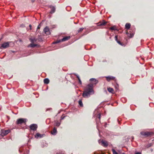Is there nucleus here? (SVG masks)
Returning a JSON list of instances; mask_svg holds the SVG:
<instances>
[{
  "label": "nucleus",
  "instance_id": "obj_1",
  "mask_svg": "<svg viewBox=\"0 0 154 154\" xmlns=\"http://www.w3.org/2000/svg\"><path fill=\"white\" fill-rule=\"evenodd\" d=\"M94 91L93 88H86L82 94V96H88L94 94Z\"/></svg>",
  "mask_w": 154,
  "mask_h": 154
},
{
  "label": "nucleus",
  "instance_id": "obj_2",
  "mask_svg": "<svg viewBox=\"0 0 154 154\" xmlns=\"http://www.w3.org/2000/svg\"><path fill=\"white\" fill-rule=\"evenodd\" d=\"M27 119H26L20 118L18 119L16 122V123L17 125L21 124L23 123H26L27 121Z\"/></svg>",
  "mask_w": 154,
  "mask_h": 154
},
{
  "label": "nucleus",
  "instance_id": "obj_3",
  "mask_svg": "<svg viewBox=\"0 0 154 154\" xmlns=\"http://www.w3.org/2000/svg\"><path fill=\"white\" fill-rule=\"evenodd\" d=\"M10 132V130H1L0 135L2 137H4L8 134Z\"/></svg>",
  "mask_w": 154,
  "mask_h": 154
},
{
  "label": "nucleus",
  "instance_id": "obj_4",
  "mask_svg": "<svg viewBox=\"0 0 154 154\" xmlns=\"http://www.w3.org/2000/svg\"><path fill=\"white\" fill-rule=\"evenodd\" d=\"M37 125L36 124H32L29 126V128L30 130L34 131H36L37 128Z\"/></svg>",
  "mask_w": 154,
  "mask_h": 154
},
{
  "label": "nucleus",
  "instance_id": "obj_5",
  "mask_svg": "<svg viewBox=\"0 0 154 154\" xmlns=\"http://www.w3.org/2000/svg\"><path fill=\"white\" fill-rule=\"evenodd\" d=\"M140 134L143 136L148 137L151 135L152 134V133L146 131V132H141L140 133Z\"/></svg>",
  "mask_w": 154,
  "mask_h": 154
},
{
  "label": "nucleus",
  "instance_id": "obj_6",
  "mask_svg": "<svg viewBox=\"0 0 154 154\" xmlns=\"http://www.w3.org/2000/svg\"><path fill=\"white\" fill-rule=\"evenodd\" d=\"M43 31L47 35H49L50 34L51 32L50 31V29L49 27L46 26L44 29Z\"/></svg>",
  "mask_w": 154,
  "mask_h": 154
},
{
  "label": "nucleus",
  "instance_id": "obj_7",
  "mask_svg": "<svg viewBox=\"0 0 154 154\" xmlns=\"http://www.w3.org/2000/svg\"><path fill=\"white\" fill-rule=\"evenodd\" d=\"M90 81L92 82V83L94 85H96L98 82V81L96 79L92 78L90 79Z\"/></svg>",
  "mask_w": 154,
  "mask_h": 154
},
{
  "label": "nucleus",
  "instance_id": "obj_8",
  "mask_svg": "<svg viewBox=\"0 0 154 154\" xmlns=\"http://www.w3.org/2000/svg\"><path fill=\"white\" fill-rule=\"evenodd\" d=\"M9 46V42H8L3 43L2 44L1 47L6 48Z\"/></svg>",
  "mask_w": 154,
  "mask_h": 154
},
{
  "label": "nucleus",
  "instance_id": "obj_9",
  "mask_svg": "<svg viewBox=\"0 0 154 154\" xmlns=\"http://www.w3.org/2000/svg\"><path fill=\"white\" fill-rule=\"evenodd\" d=\"M49 7L51 9V10L50 11V13L51 14H52L54 13L55 11V7L54 6H52V5H50Z\"/></svg>",
  "mask_w": 154,
  "mask_h": 154
},
{
  "label": "nucleus",
  "instance_id": "obj_10",
  "mask_svg": "<svg viewBox=\"0 0 154 154\" xmlns=\"http://www.w3.org/2000/svg\"><path fill=\"white\" fill-rule=\"evenodd\" d=\"M45 136V134H40L38 133L35 135V138L37 139L38 138H42Z\"/></svg>",
  "mask_w": 154,
  "mask_h": 154
},
{
  "label": "nucleus",
  "instance_id": "obj_11",
  "mask_svg": "<svg viewBox=\"0 0 154 154\" xmlns=\"http://www.w3.org/2000/svg\"><path fill=\"white\" fill-rule=\"evenodd\" d=\"M103 22L102 23H101L100 22H99L97 23H96L97 24L98 26H103L105 25L107 23V22H106L104 20H103Z\"/></svg>",
  "mask_w": 154,
  "mask_h": 154
},
{
  "label": "nucleus",
  "instance_id": "obj_12",
  "mask_svg": "<svg viewBox=\"0 0 154 154\" xmlns=\"http://www.w3.org/2000/svg\"><path fill=\"white\" fill-rule=\"evenodd\" d=\"M105 77L108 82H109L111 80H113L115 79V77L112 76H106Z\"/></svg>",
  "mask_w": 154,
  "mask_h": 154
},
{
  "label": "nucleus",
  "instance_id": "obj_13",
  "mask_svg": "<svg viewBox=\"0 0 154 154\" xmlns=\"http://www.w3.org/2000/svg\"><path fill=\"white\" fill-rule=\"evenodd\" d=\"M101 143L102 145L104 146H107L108 145L107 142L106 141L102 140Z\"/></svg>",
  "mask_w": 154,
  "mask_h": 154
},
{
  "label": "nucleus",
  "instance_id": "obj_14",
  "mask_svg": "<svg viewBox=\"0 0 154 154\" xmlns=\"http://www.w3.org/2000/svg\"><path fill=\"white\" fill-rule=\"evenodd\" d=\"M70 38V36H69V37L66 36V37L63 38L61 39V41L62 42L66 41L68 40Z\"/></svg>",
  "mask_w": 154,
  "mask_h": 154
},
{
  "label": "nucleus",
  "instance_id": "obj_15",
  "mask_svg": "<svg viewBox=\"0 0 154 154\" xmlns=\"http://www.w3.org/2000/svg\"><path fill=\"white\" fill-rule=\"evenodd\" d=\"M131 26L130 23H126L125 25V28L128 29L130 28Z\"/></svg>",
  "mask_w": 154,
  "mask_h": 154
},
{
  "label": "nucleus",
  "instance_id": "obj_16",
  "mask_svg": "<svg viewBox=\"0 0 154 154\" xmlns=\"http://www.w3.org/2000/svg\"><path fill=\"white\" fill-rule=\"evenodd\" d=\"M44 82L45 84H48L49 82V80L48 78H45L44 80Z\"/></svg>",
  "mask_w": 154,
  "mask_h": 154
},
{
  "label": "nucleus",
  "instance_id": "obj_17",
  "mask_svg": "<svg viewBox=\"0 0 154 154\" xmlns=\"http://www.w3.org/2000/svg\"><path fill=\"white\" fill-rule=\"evenodd\" d=\"M57 133V131L56 129L54 128L53 131L51 132V134L53 135H55Z\"/></svg>",
  "mask_w": 154,
  "mask_h": 154
},
{
  "label": "nucleus",
  "instance_id": "obj_18",
  "mask_svg": "<svg viewBox=\"0 0 154 154\" xmlns=\"http://www.w3.org/2000/svg\"><path fill=\"white\" fill-rule=\"evenodd\" d=\"M126 34H127L128 36V37H129L130 38H131L133 37V36L134 35V34H133V33H132V34L129 33L128 32H127L126 33Z\"/></svg>",
  "mask_w": 154,
  "mask_h": 154
},
{
  "label": "nucleus",
  "instance_id": "obj_19",
  "mask_svg": "<svg viewBox=\"0 0 154 154\" xmlns=\"http://www.w3.org/2000/svg\"><path fill=\"white\" fill-rule=\"evenodd\" d=\"M94 86V85L92 84H88L87 85V88H92L93 89V87Z\"/></svg>",
  "mask_w": 154,
  "mask_h": 154
},
{
  "label": "nucleus",
  "instance_id": "obj_20",
  "mask_svg": "<svg viewBox=\"0 0 154 154\" xmlns=\"http://www.w3.org/2000/svg\"><path fill=\"white\" fill-rule=\"evenodd\" d=\"M60 124V123L59 122L57 121H55L54 122V125L57 126H59Z\"/></svg>",
  "mask_w": 154,
  "mask_h": 154
},
{
  "label": "nucleus",
  "instance_id": "obj_21",
  "mask_svg": "<svg viewBox=\"0 0 154 154\" xmlns=\"http://www.w3.org/2000/svg\"><path fill=\"white\" fill-rule=\"evenodd\" d=\"M29 40L31 42V43H33L34 42H36V39L34 38H30L29 39Z\"/></svg>",
  "mask_w": 154,
  "mask_h": 154
},
{
  "label": "nucleus",
  "instance_id": "obj_22",
  "mask_svg": "<svg viewBox=\"0 0 154 154\" xmlns=\"http://www.w3.org/2000/svg\"><path fill=\"white\" fill-rule=\"evenodd\" d=\"M37 46V44H34L33 43H32L29 45V46L31 48H33L35 47L36 46Z\"/></svg>",
  "mask_w": 154,
  "mask_h": 154
},
{
  "label": "nucleus",
  "instance_id": "obj_23",
  "mask_svg": "<svg viewBox=\"0 0 154 154\" xmlns=\"http://www.w3.org/2000/svg\"><path fill=\"white\" fill-rule=\"evenodd\" d=\"M79 104L81 107H83V104L82 103V101L81 100H80L79 101Z\"/></svg>",
  "mask_w": 154,
  "mask_h": 154
},
{
  "label": "nucleus",
  "instance_id": "obj_24",
  "mask_svg": "<svg viewBox=\"0 0 154 154\" xmlns=\"http://www.w3.org/2000/svg\"><path fill=\"white\" fill-rule=\"evenodd\" d=\"M108 91L109 92L112 93L113 91V89L112 88H108Z\"/></svg>",
  "mask_w": 154,
  "mask_h": 154
},
{
  "label": "nucleus",
  "instance_id": "obj_25",
  "mask_svg": "<svg viewBox=\"0 0 154 154\" xmlns=\"http://www.w3.org/2000/svg\"><path fill=\"white\" fill-rule=\"evenodd\" d=\"M110 29L111 30H117V29L116 28L115 26H114L110 28Z\"/></svg>",
  "mask_w": 154,
  "mask_h": 154
},
{
  "label": "nucleus",
  "instance_id": "obj_26",
  "mask_svg": "<svg viewBox=\"0 0 154 154\" xmlns=\"http://www.w3.org/2000/svg\"><path fill=\"white\" fill-rule=\"evenodd\" d=\"M62 41H61V40H57L56 41H55L53 43V44H57L60 43V42H61Z\"/></svg>",
  "mask_w": 154,
  "mask_h": 154
},
{
  "label": "nucleus",
  "instance_id": "obj_27",
  "mask_svg": "<svg viewBox=\"0 0 154 154\" xmlns=\"http://www.w3.org/2000/svg\"><path fill=\"white\" fill-rule=\"evenodd\" d=\"M84 29V28H80L79 29V30H78V33L81 32H82L83 30V29Z\"/></svg>",
  "mask_w": 154,
  "mask_h": 154
},
{
  "label": "nucleus",
  "instance_id": "obj_28",
  "mask_svg": "<svg viewBox=\"0 0 154 154\" xmlns=\"http://www.w3.org/2000/svg\"><path fill=\"white\" fill-rule=\"evenodd\" d=\"M112 151L113 154H118V153L115 151L114 149H112Z\"/></svg>",
  "mask_w": 154,
  "mask_h": 154
},
{
  "label": "nucleus",
  "instance_id": "obj_29",
  "mask_svg": "<svg viewBox=\"0 0 154 154\" xmlns=\"http://www.w3.org/2000/svg\"><path fill=\"white\" fill-rule=\"evenodd\" d=\"M119 87V85L117 83H116V85L115 86V88L116 90H118V88Z\"/></svg>",
  "mask_w": 154,
  "mask_h": 154
},
{
  "label": "nucleus",
  "instance_id": "obj_30",
  "mask_svg": "<svg viewBox=\"0 0 154 154\" xmlns=\"http://www.w3.org/2000/svg\"><path fill=\"white\" fill-rule=\"evenodd\" d=\"M117 43H118L120 45H122V46L123 45V44L120 41H118L117 42Z\"/></svg>",
  "mask_w": 154,
  "mask_h": 154
},
{
  "label": "nucleus",
  "instance_id": "obj_31",
  "mask_svg": "<svg viewBox=\"0 0 154 154\" xmlns=\"http://www.w3.org/2000/svg\"><path fill=\"white\" fill-rule=\"evenodd\" d=\"M42 23L41 22L38 26L37 28V29H39L40 28V27L41 25V24Z\"/></svg>",
  "mask_w": 154,
  "mask_h": 154
},
{
  "label": "nucleus",
  "instance_id": "obj_32",
  "mask_svg": "<svg viewBox=\"0 0 154 154\" xmlns=\"http://www.w3.org/2000/svg\"><path fill=\"white\" fill-rule=\"evenodd\" d=\"M115 40L116 41V42L118 41V36L117 35H116L115 36Z\"/></svg>",
  "mask_w": 154,
  "mask_h": 154
},
{
  "label": "nucleus",
  "instance_id": "obj_33",
  "mask_svg": "<svg viewBox=\"0 0 154 154\" xmlns=\"http://www.w3.org/2000/svg\"><path fill=\"white\" fill-rule=\"evenodd\" d=\"M78 80H79V83L80 84V85H82V81L80 79H78Z\"/></svg>",
  "mask_w": 154,
  "mask_h": 154
},
{
  "label": "nucleus",
  "instance_id": "obj_34",
  "mask_svg": "<svg viewBox=\"0 0 154 154\" xmlns=\"http://www.w3.org/2000/svg\"><path fill=\"white\" fill-rule=\"evenodd\" d=\"M101 117V114H99L98 115V118L100 120V119Z\"/></svg>",
  "mask_w": 154,
  "mask_h": 154
},
{
  "label": "nucleus",
  "instance_id": "obj_35",
  "mask_svg": "<svg viewBox=\"0 0 154 154\" xmlns=\"http://www.w3.org/2000/svg\"><path fill=\"white\" fill-rule=\"evenodd\" d=\"M75 75H76V76L77 77V78L78 79H80V77H79V76L77 74H75Z\"/></svg>",
  "mask_w": 154,
  "mask_h": 154
},
{
  "label": "nucleus",
  "instance_id": "obj_36",
  "mask_svg": "<svg viewBox=\"0 0 154 154\" xmlns=\"http://www.w3.org/2000/svg\"><path fill=\"white\" fill-rule=\"evenodd\" d=\"M66 116H63L61 117V120H63L64 119Z\"/></svg>",
  "mask_w": 154,
  "mask_h": 154
},
{
  "label": "nucleus",
  "instance_id": "obj_37",
  "mask_svg": "<svg viewBox=\"0 0 154 154\" xmlns=\"http://www.w3.org/2000/svg\"><path fill=\"white\" fill-rule=\"evenodd\" d=\"M52 110V109L51 108H48V109H47L46 111H48V110Z\"/></svg>",
  "mask_w": 154,
  "mask_h": 154
},
{
  "label": "nucleus",
  "instance_id": "obj_38",
  "mask_svg": "<svg viewBox=\"0 0 154 154\" xmlns=\"http://www.w3.org/2000/svg\"><path fill=\"white\" fill-rule=\"evenodd\" d=\"M20 26L22 27H23L25 26L23 24H22L20 25Z\"/></svg>",
  "mask_w": 154,
  "mask_h": 154
},
{
  "label": "nucleus",
  "instance_id": "obj_39",
  "mask_svg": "<svg viewBox=\"0 0 154 154\" xmlns=\"http://www.w3.org/2000/svg\"><path fill=\"white\" fill-rule=\"evenodd\" d=\"M29 27H30V30H31L32 28V25L31 24H29Z\"/></svg>",
  "mask_w": 154,
  "mask_h": 154
},
{
  "label": "nucleus",
  "instance_id": "obj_40",
  "mask_svg": "<svg viewBox=\"0 0 154 154\" xmlns=\"http://www.w3.org/2000/svg\"><path fill=\"white\" fill-rule=\"evenodd\" d=\"M98 28H97V27H95L94 29V30H95L96 29H98Z\"/></svg>",
  "mask_w": 154,
  "mask_h": 154
},
{
  "label": "nucleus",
  "instance_id": "obj_41",
  "mask_svg": "<svg viewBox=\"0 0 154 154\" xmlns=\"http://www.w3.org/2000/svg\"><path fill=\"white\" fill-rule=\"evenodd\" d=\"M32 2H34L35 1V0H31Z\"/></svg>",
  "mask_w": 154,
  "mask_h": 154
},
{
  "label": "nucleus",
  "instance_id": "obj_42",
  "mask_svg": "<svg viewBox=\"0 0 154 154\" xmlns=\"http://www.w3.org/2000/svg\"><path fill=\"white\" fill-rule=\"evenodd\" d=\"M135 154H141V153L139 152H137Z\"/></svg>",
  "mask_w": 154,
  "mask_h": 154
},
{
  "label": "nucleus",
  "instance_id": "obj_43",
  "mask_svg": "<svg viewBox=\"0 0 154 154\" xmlns=\"http://www.w3.org/2000/svg\"><path fill=\"white\" fill-rule=\"evenodd\" d=\"M125 98H122L121 99V100H122L123 99H124Z\"/></svg>",
  "mask_w": 154,
  "mask_h": 154
},
{
  "label": "nucleus",
  "instance_id": "obj_44",
  "mask_svg": "<svg viewBox=\"0 0 154 154\" xmlns=\"http://www.w3.org/2000/svg\"><path fill=\"white\" fill-rule=\"evenodd\" d=\"M84 28V29H86V27H84V28Z\"/></svg>",
  "mask_w": 154,
  "mask_h": 154
},
{
  "label": "nucleus",
  "instance_id": "obj_45",
  "mask_svg": "<svg viewBox=\"0 0 154 154\" xmlns=\"http://www.w3.org/2000/svg\"><path fill=\"white\" fill-rule=\"evenodd\" d=\"M122 102H123V103H125V101L123 102V101H122Z\"/></svg>",
  "mask_w": 154,
  "mask_h": 154
}]
</instances>
